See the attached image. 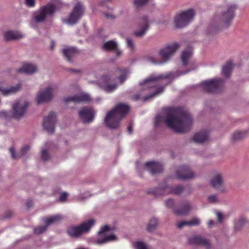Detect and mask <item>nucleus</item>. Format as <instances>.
<instances>
[{"label":"nucleus","mask_w":249,"mask_h":249,"mask_svg":"<svg viewBox=\"0 0 249 249\" xmlns=\"http://www.w3.org/2000/svg\"><path fill=\"white\" fill-rule=\"evenodd\" d=\"M165 122L174 131L181 133L190 129L193 119L188 111L183 108L172 107L169 109Z\"/></svg>","instance_id":"obj_1"},{"label":"nucleus","mask_w":249,"mask_h":249,"mask_svg":"<svg viewBox=\"0 0 249 249\" xmlns=\"http://www.w3.org/2000/svg\"><path fill=\"white\" fill-rule=\"evenodd\" d=\"M237 8V5L232 3L218 7L211 21V29L215 32L230 26L235 17Z\"/></svg>","instance_id":"obj_2"},{"label":"nucleus","mask_w":249,"mask_h":249,"mask_svg":"<svg viewBox=\"0 0 249 249\" xmlns=\"http://www.w3.org/2000/svg\"><path fill=\"white\" fill-rule=\"evenodd\" d=\"M167 77V76H164L161 74L151 75L148 78L145 79L143 84L146 88L154 89L155 91L143 97H141L139 94H136L131 97V99L134 101L142 100L143 101H146L161 93L163 92L165 86L161 85L159 80Z\"/></svg>","instance_id":"obj_3"},{"label":"nucleus","mask_w":249,"mask_h":249,"mask_svg":"<svg viewBox=\"0 0 249 249\" xmlns=\"http://www.w3.org/2000/svg\"><path fill=\"white\" fill-rule=\"evenodd\" d=\"M129 110V107L124 104H119L107 112L105 118V123L107 127L115 129L120 126L121 120Z\"/></svg>","instance_id":"obj_4"},{"label":"nucleus","mask_w":249,"mask_h":249,"mask_svg":"<svg viewBox=\"0 0 249 249\" xmlns=\"http://www.w3.org/2000/svg\"><path fill=\"white\" fill-rule=\"evenodd\" d=\"M179 47L177 43H174L172 44L167 45L162 49L159 51V54L163 59V61L160 60L157 57L153 55L147 56V59L149 62L154 64H162L165 61L168 60L178 49Z\"/></svg>","instance_id":"obj_5"},{"label":"nucleus","mask_w":249,"mask_h":249,"mask_svg":"<svg viewBox=\"0 0 249 249\" xmlns=\"http://www.w3.org/2000/svg\"><path fill=\"white\" fill-rule=\"evenodd\" d=\"M56 9L55 5L49 3L41 7L38 10L35 12L33 18L37 23L44 22L48 17L52 16Z\"/></svg>","instance_id":"obj_6"},{"label":"nucleus","mask_w":249,"mask_h":249,"mask_svg":"<svg viewBox=\"0 0 249 249\" xmlns=\"http://www.w3.org/2000/svg\"><path fill=\"white\" fill-rule=\"evenodd\" d=\"M94 224V220L89 219L79 226H72L68 227L67 232L71 237H78L83 233L88 232Z\"/></svg>","instance_id":"obj_7"},{"label":"nucleus","mask_w":249,"mask_h":249,"mask_svg":"<svg viewBox=\"0 0 249 249\" xmlns=\"http://www.w3.org/2000/svg\"><path fill=\"white\" fill-rule=\"evenodd\" d=\"M195 16V12L193 9L184 11L178 14L174 18L175 25L177 28L186 26L191 21Z\"/></svg>","instance_id":"obj_8"},{"label":"nucleus","mask_w":249,"mask_h":249,"mask_svg":"<svg viewBox=\"0 0 249 249\" xmlns=\"http://www.w3.org/2000/svg\"><path fill=\"white\" fill-rule=\"evenodd\" d=\"M224 81L220 78H213L211 80L204 81L201 83L204 90L208 93L219 92L223 87Z\"/></svg>","instance_id":"obj_9"},{"label":"nucleus","mask_w":249,"mask_h":249,"mask_svg":"<svg viewBox=\"0 0 249 249\" xmlns=\"http://www.w3.org/2000/svg\"><path fill=\"white\" fill-rule=\"evenodd\" d=\"M85 12V7L80 2H78L73 7L72 12L68 18L65 19L68 24L73 25L76 24L82 17Z\"/></svg>","instance_id":"obj_10"},{"label":"nucleus","mask_w":249,"mask_h":249,"mask_svg":"<svg viewBox=\"0 0 249 249\" xmlns=\"http://www.w3.org/2000/svg\"><path fill=\"white\" fill-rule=\"evenodd\" d=\"M185 190V187L182 185H177L174 187L165 186L161 189L157 188L153 191H148V194H153L154 196L164 195L168 194H174L180 195Z\"/></svg>","instance_id":"obj_11"},{"label":"nucleus","mask_w":249,"mask_h":249,"mask_svg":"<svg viewBox=\"0 0 249 249\" xmlns=\"http://www.w3.org/2000/svg\"><path fill=\"white\" fill-rule=\"evenodd\" d=\"M56 115L55 113L51 112L48 116L44 119L43 125L44 129L49 133L54 132V124L56 123Z\"/></svg>","instance_id":"obj_12"},{"label":"nucleus","mask_w":249,"mask_h":249,"mask_svg":"<svg viewBox=\"0 0 249 249\" xmlns=\"http://www.w3.org/2000/svg\"><path fill=\"white\" fill-rule=\"evenodd\" d=\"M29 106V103L25 102L23 105L17 102L13 106V116L15 119H19L24 114L27 108Z\"/></svg>","instance_id":"obj_13"},{"label":"nucleus","mask_w":249,"mask_h":249,"mask_svg":"<svg viewBox=\"0 0 249 249\" xmlns=\"http://www.w3.org/2000/svg\"><path fill=\"white\" fill-rule=\"evenodd\" d=\"M62 218L60 215H57L52 216L50 218H46L45 222V226H39L36 227L34 229V232L36 234H40L43 233L47 229L48 226L52 223L56 222Z\"/></svg>","instance_id":"obj_14"},{"label":"nucleus","mask_w":249,"mask_h":249,"mask_svg":"<svg viewBox=\"0 0 249 249\" xmlns=\"http://www.w3.org/2000/svg\"><path fill=\"white\" fill-rule=\"evenodd\" d=\"M53 89L52 87H48L44 91L39 92L36 97L38 104L51 100L53 97Z\"/></svg>","instance_id":"obj_15"},{"label":"nucleus","mask_w":249,"mask_h":249,"mask_svg":"<svg viewBox=\"0 0 249 249\" xmlns=\"http://www.w3.org/2000/svg\"><path fill=\"white\" fill-rule=\"evenodd\" d=\"M194 177V173L188 166L183 165L177 171V178L179 179L185 180Z\"/></svg>","instance_id":"obj_16"},{"label":"nucleus","mask_w":249,"mask_h":249,"mask_svg":"<svg viewBox=\"0 0 249 249\" xmlns=\"http://www.w3.org/2000/svg\"><path fill=\"white\" fill-rule=\"evenodd\" d=\"M65 103L71 101L74 103H80L82 102H88L91 101L89 95L87 93H81L79 94L73 96L66 97L64 99Z\"/></svg>","instance_id":"obj_17"},{"label":"nucleus","mask_w":249,"mask_h":249,"mask_svg":"<svg viewBox=\"0 0 249 249\" xmlns=\"http://www.w3.org/2000/svg\"><path fill=\"white\" fill-rule=\"evenodd\" d=\"M212 186L216 189L223 192L224 189V181L222 175L218 173H215L211 180Z\"/></svg>","instance_id":"obj_18"},{"label":"nucleus","mask_w":249,"mask_h":249,"mask_svg":"<svg viewBox=\"0 0 249 249\" xmlns=\"http://www.w3.org/2000/svg\"><path fill=\"white\" fill-rule=\"evenodd\" d=\"M191 209V204L188 201H185L179 206L176 207L174 209V212L175 214L178 215H187L189 214Z\"/></svg>","instance_id":"obj_19"},{"label":"nucleus","mask_w":249,"mask_h":249,"mask_svg":"<svg viewBox=\"0 0 249 249\" xmlns=\"http://www.w3.org/2000/svg\"><path fill=\"white\" fill-rule=\"evenodd\" d=\"M79 115L84 122L89 123L92 121L94 112L91 108L84 107L79 111Z\"/></svg>","instance_id":"obj_20"},{"label":"nucleus","mask_w":249,"mask_h":249,"mask_svg":"<svg viewBox=\"0 0 249 249\" xmlns=\"http://www.w3.org/2000/svg\"><path fill=\"white\" fill-rule=\"evenodd\" d=\"M139 26L141 28V30L136 31L134 33V35L137 37H141L146 33V32L149 28V23L148 18L144 16L142 18L140 19Z\"/></svg>","instance_id":"obj_21"},{"label":"nucleus","mask_w":249,"mask_h":249,"mask_svg":"<svg viewBox=\"0 0 249 249\" xmlns=\"http://www.w3.org/2000/svg\"><path fill=\"white\" fill-rule=\"evenodd\" d=\"M110 78L107 75H103L99 80L100 84L107 92H110L116 88V84H109Z\"/></svg>","instance_id":"obj_22"},{"label":"nucleus","mask_w":249,"mask_h":249,"mask_svg":"<svg viewBox=\"0 0 249 249\" xmlns=\"http://www.w3.org/2000/svg\"><path fill=\"white\" fill-rule=\"evenodd\" d=\"M145 166L152 174L160 173L163 170L162 165L160 162L149 161L145 163Z\"/></svg>","instance_id":"obj_23"},{"label":"nucleus","mask_w":249,"mask_h":249,"mask_svg":"<svg viewBox=\"0 0 249 249\" xmlns=\"http://www.w3.org/2000/svg\"><path fill=\"white\" fill-rule=\"evenodd\" d=\"M189 242L191 244L202 245L206 249L210 248V242L207 239L200 236H195L190 238L189 240Z\"/></svg>","instance_id":"obj_24"},{"label":"nucleus","mask_w":249,"mask_h":249,"mask_svg":"<svg viewBox=\"0 0 249 249\" xmlns=\"http://www.w3.org/2000/svg\"><path fill=\"white\" fill-rule=\"evenodd\" d=\"M63 55L69 62L72 61V58L78 53V51L74 47H67L62 50Z\"/></svg>","instance_id":"obj_25"},{"label":"nucleus","mask_w":249,"mask_h":249,"mask_svg":"<svg viewBox=\"0 0 249 249\" xmlns=\"http://www.w3.org/2000/svg\"><path fill=\"white\" fill-rule=\"evenodd\" d=\"M37 67L35 65L26 63L23 65L22 68L18 70V72H25L28 74H33L37 71Z\"/></svg>","instance_id":"obj_26"},{"label":"nucleus","mask_w":249,"mask_h":249,"mask_svg":"<svg viewBox=\"0 0 249 249\" xmlns=\"http://www.w3.org/2000/svg\"><path fill=\"white\" fill-rule=\"evenodd\" d=\"M209 136L207 132L202 131L196 133L193 137V140L196 142L203 143L206 142Z\"/></svg>","instance_id":"obj_27"},{"label":"nucleus","mask_w":249,"mask_h":249,"mask_svg":"<svg viewBox=\"0 0 249 249\" xmlns=\"http://www.w3.org/2000/svg\"><path fill=\"white\" fill-rule=\"evenodd\" d=\"M4 36L5 40L10 41L22 38L23 36L19 32L8 31L4 33Z\"/></svg>","instance_id":"obj_28"},{"label":"nucleus","mask_w":249,"mask_h":249,"mask_svg":"<svg viewBox=\"0 0 249 249\" xmlns=\"http://www.w3.org/2000/svg\"><path fill=\"white\" fill-rule=\"evenodd\" d=\"M192 55V48L188 47L185 49L182 53L181 60L184 66H186L188 64V61Z\"/></svg>","instance_id":"obj_29"},{"label":"nucleus","mask_w":249,"mask_h":249,"mask_svg":"<svg viewBox=\"0 0 249 249\" xmlns=\"http://www.w3.org/2000/svg\"><path fill=\"white\" fill-rule=\"evenodd\" d=\"M21 88V85L18 84L16 86L12 87L10 88H4L0 86V91L4 95H7L10 94L15 93L18 91Z\"/></svg>","instance_id":"obj_30"},{"label":"nucleus","mask_w":249,"mask_h":249,"mask_svg":"<svg viewBox=\"0 0 249 249\" xmlns=\"http://www.w3.org/2000/svg\"><path fill=\"white\" fill-rule=\"evenodd\" d=\"M29 149L30 146L28 145H26L21 148L20 152L18 153L17 155L16 154L15 150L13 147H11L9 149V151L11 154L12 158L16 159L24 155L27 153V152L29 150Z\"/></svg>","instance_id":"obj_31"},{"label":"nucleus","mask_w":249,"mask_h":249,"mask_svg":"<svg viewBox=\"0 0 249 249\" xmlns=\"http://www.w3.org/2000/svg\"><path fill=\"white\" fill-rule=\"evenodd\" d=\"M200 224V220L197 218H194L190 221H182L177 224L178 228H181L185 226H195Z\"/></svg>","instance_id":"obj_32"},{"label":"nucleus","mask_w":249,"mask_h":249,"mask_svg":"<svg viewBox=\"0 0 249 249\" xmlns=\"http://www.w3.org/2000/svg\"><path fill=\"white\" fill-rule=\"evenodd\" d=\"M115 75L118 76V80L122 84L126 79L127 71L125 69L118 68L115 71Z\"/></svg>","instance_id":"obj_33"},{"label":"nucleus","mask_w":249,"mask_h":249,"mask_svg":"<svg viewBox=\"0 0 249 249\" xmlns=\"http://www.w3.org/2000/svg\"><path fill=\"white\" fill-rule=\"evenodd\" d=\"M233 68V64L231 61H228L223 67L222 74L226 77H229Z\"/></svg>","instance_id":"obj_34"},{"label":"nucleus","mask_w":249,"mask_h":249,"mask_svg":"<svg viewBox=\"0 0 249 249\" xmlns=\"http://www.w3.org/2000/svg\"><path fill=\"white\" fill-rule=\"evenodd\" d=\"M117 48L116 43L113 40H110L105 43L103 48L106 51L115 50Z\"/></svg>","instance_id":"obj_35"},{"label":"nucleus","mask_w":249,"mask_h":249,"mask_svg":"<svg viewBox=\"0 0 249 249\" xmlns=\"http://www.w3.org/2000/svg\"><path fill=\"white\" fill-rule=\"evenodd\" d=\"M247 221L245 218L243 217H240L239 219L235 220L234 222V229L236 231H239L242 229L243 226H244L247 223Z\"/></svg>","instance_id":"obj_36"},{"label":"nucleus","mask_w":249,"mask_h":249,"mask_svg":"<svg viewBox=\"0 0 249 249\" xmlns=\"http://www.w3.org/2000/svg\"><path fill=\"white\" fill-rule=\"evenodd\" d=\"M158 225V220L155 218L151 219L147 226V231H152L155 230Z\"/></svg>","instance_id":"obj_37"},{"label":"nucleus","mask_w":249,"mask_h":249,"mask_svg":"<svg viewBox=\"0 0 249 249\" xmlns=\"http://www.w3.org/2000/svg\"><path fill=\"white\" fill-rule=\"evenodd\" d=\"M116 238V237L114 234H110L106 236L104 239H98L97 241V243L98 244H104L105 243H107V242H109L110 241H112L115 240Z\"/></svg>","instance_id":"obj_38"},{"label":"nucleus","mask_w":249,"mask_h":249,"mask_svg":"<svg viewBox=\"0 0 249 249\" xmlns=\"http://www.w3.org/2000/svg\"><path fill=\"white\" fill-rule=\"evenodd\" d=\"M246 135V132L245 131H237L235 132L232 136V140L233 141L240 140Z\"/></svg>","instance_id":"obj_39"},{"label":"nucleus","mask_w":249,"mask_h":249,"mask_svg":"<svg viewBox=\"0 0 249 249\" xmlns=\"http://www.w3.org/2000/svg\"><path fill=\"white\" fill-rule=\"evenodd\" d=\"M149 0H135L134 3L137 8L145 4Z\"/></svg>","instance_id":"obj_40"},{"label":"nucleus","mask_w":249,"mask_h":249,"mask_svg":"<svg viewBox=\"0 0 249 249\" xmlns=\"http://www.w3.org/2000/svg\"><path fill=\"white\" fill-rule=\"evenodd\" d=\"M164 120V118L161 115H158L155 117V124L156 126H159L160 123Z\"/></svg>","instance_id":"obj_41"},{"label":"nucleus","mask_w":249,"mask_h":249,"mask_svg":"<svg viewBox=\"0 0 249 249\" xmlns=\"http://www.w3.org/2000/svg\"><path fill=\"white\" fill-rule=\"evenodd\" d=\"M41 159L43 160H49L50 155L48 153V151L47 150H43L41 151Z\"/></svg>","instance_id":"obj_42"},{"label":"nucleus","mask_w":249,"mask_h":249,"mask_svg":"<svg viewBox=\"0 0 249 249\" xmlns=\"http://www.w3.org/2000/svg\"><path fill=\"white\" fill-rule=\"evenodd\" d=\"M208 199L210 203H215L218 201L217 196L215 195H212L208 197Z\"/></svg>","instance_id":"obj_43"},{"label":"nucleus","mask_w":249,"mask_h":249,"mask_svg":"<svg viewBox=\"0 0 249 249\" xmlns=\"http://www.w3.org/2000/svg\"><path fill=\"white\" fill-rule=\"evenodd\" d=\"M109 230L110 228L109 226L107 225H105L101 228L100 231L98 232V234L101 235V234L104 233L105 232L109 231Z\"/></svg>","instance_id":"obj_44"},{"label":"nucleus","mask_w":249,"mask_h":249,"mask_svg":"<svg viewBox=\"0 0 249 249\" xmlns=\"http://www.w3.org/2000/svg\"><path fill=\"white\" fill-rule=\"evenodd\" d=\"M135 247L137 249H146L145 244L141 242H138L136 243Z\"/></svg>","instance_id":"obj_45"},{"label":"nucleus","mask_w":249,"mask_h":249,"mask_svg":"<svg viewBox=\"0 0 249 249\" xmlns=\"http://www.w3.org/2000/svg\"><path fill=\"white\" fill-rule=\"evenodd\" d=\"M25 4L29 7H33L35 6V0H25Z\"/></svg>","instance_id":"obj_46"},{"label":"nucleus","mask_w":249,"mask_h":249,"mask_svg":"<svg viewBox=\"0 0 249 249\" xmlns=\"http://www.w3.org/2000/svg\"><path fill=\"white\" fill-rule=\"evenodd\" d=\"M126 42L127 46L129 47L131 50H133L134 48V45L132 40L129 38H127Z\"/></svg>","instance_id":"obj_47"},{"label":"nucleus","mask_w":249,"mask_h":249,"mask_svg":"<svg viewBox=\"0 0 249 249\" xmlns=\"http://www.w3.org/2000/svg\"><path fill=\"white\" fill-rule=\"evenodd\" d=\"M0 117L5 119H8L9 117V112L6 111H1L0 112Z\"/></svg>","instance_id":"obj_48"},{"label":"nucleus","mask_w":249,"mask_h":249,"mask_svg":"<svg viewBox=\"0 0 249 249\" xmlns=\"http://www.w3.org/2000/svg\"><path fill=\"white\" fill-rule=\"evenodd\" d=\"M68 194L64 192L62 194H61L59 197V200L60 201L63 202L66 200L68 197Z\"/></svg>","instance_id":"obj_49"},{"label":"nucleus","mask_w":249,"mask_h":249,"mask_svg":"<svg viewBox=\"0 0 249 249\" xmlns=\"http://www.w3.org/2000/svg\"><path fill=\"white\" fill-rule=\"evenodd\" d=\"M174 205V202L172 199H169L166 201V205L167 207L172 208Z\"/></svg>","instance_id":"obj_50"},{"label":"nucleus","mask_w":249,"mask_h":249,"mask_svg":"<svg viewBox=\"0 0 249 249\" xmlns=\"http://www.w3.org/2000/svg\"><path fill=\"white\" fill-rule=\"evenodd\" d=\"M216 214L218 222L219 223H221L223 219V215L222 213L220 212H217Z\"/></svg>","instance_id":"obj_51"},{"label":"nucleus","mask_w":249,"mask_h":249,"mask_svg":"<svg viewBox=\"0 0 249 249\" xmlns=\"http://www.w3.org/2000/svg\"><path fill=\"white\" fill-rule=\"evenodd\" d=\"M13 213L12 211H8L6 213L5 216H4V218H10L12 215Z\"/></svg>","instance_id":"obj_52"},{"label":"nucleus","mask_w":249,"mask_h":249,"mask_svg":"<svg viewBox=\"0 0 249 249\" xmlns=\"http://www.w3.org/2000/svg\"><path fill=\"white\" fill-rule=\"evenodd\" d=\"M127 131L128 133L131 134L133 131V126L132 124H130L127 127Z\"/></svg>","instance_id":"obj_53"},{"label":"nucleus","mask_w":249,"mask_h":249,"mask_svg":"<svg viewBox=\"0 0 249 249\" xmlns=\"http://www.w3.org/2000/svg\"><path fill=\"white\" fill-rule=\"evenodd\" d=\"M105 16L107 18H111V19H114L115 18V17L111 15V14H107V13H105Z\"/></svg>","instance_id":"obj_54"},{"label":"nucleus","mask_w":249,"mask_h":249,"mask_svg":"<svg viewBox=\"0 0 249 249\" xmlns=\"http://www.w3.org/2000/svg\"><path fill=\"white\" fill-rule=\"evenodd\" d=\"M33 201L31 200H28L26 203L27 207L30 208L33 205Z\"/></svg>","instance_id":"obj_55"},{"label":"nucleus","mask_w":249,"mask_h":249,"mask_svg":"<svg viewBox=\"0 0 249 249\" xmlns=\"http://www.w3.org/2000/svg\"><path fill=\"white\" fill-rule=\"evenodd\" d=\"M214 221L213 220H210L208 222V226L209 227V228H212L213 225H214Z\"/></svg>","instance_id":"obj_56"},{"label":"nucleus","mask_w":249,"mask_h":249,"mask_svg":"<svg viewBox=\"0 0 249 249\" xmlns=\"http://www.w3.org/2000/svg\"><path fill=\"white\" fill-rule=\"evenodd\" d=\"M55 46V43L54 41H52L51 44V49L53 50Z\"/></svg>","instance_id":"obj_57"},{"label":"nucleus","mask_w":249,"mask_h":249,"mask_svg":"<svg viewBox=\"0 0 249 249\" xmlns=\"http://www.w3.org/2000/svg\"><path fill=\"white\" fill-rule=\"evenodd\" d=\"M109 0H106V1H102L101 4L103 6L105 5L107 2H108Z\"/></svg>","instance_id":"obj_58"},{"label":"nucleus","mask_w":249,"mask_h":249,"mask_svg":"<svg viewBox=\"0 0 249 249\" xmlns=\"http://www.w3.org/2000/svg\"><path fill=\"white\" fill-rule=\"evenodd\" d=\"M71 71H72L77 72L79 71H78V70H74L73 69L71 70Z\"/></svg>","instance_id":"obj_59"},{"label":"nucleus","mask_w":249,"mask_h":249,"mask_svg":"<svg viewBox=\"0 0 249 249\" xmlns=\"http://www.w3.org/2000/svg\"><path fill=\"white\" fill-rule=\"evenodd\" d=\"M116 53H117V55H119L120 54V53L119 52V51H116Z\"/></svg>","instance_id":"obj_60"},{"label":"nucleus","mask_w":249,"mask_h":249,"mask_svg":"<svg viewBox=\"0 0 249 249\" xmlns=\"http://www.w3.org/2000/svg\"><path fill=\"white\" fill-rule=\"evenodd\" d=\"M190 71V70L187 71L186 72H184V74H185V73H186Z\"/></svg>","instance_id":"obj_61"}]
</instances>
